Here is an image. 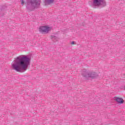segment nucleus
I'll list each match as a JSON object with an SVG mask.
<instances>
[{"instance_id":"f257e3e1","label":"nucleus","mask_w":125,"mask_h":125,"mask_svg":"<svg viewBox=\"0 0 125 125\" xmlns=\"http://www.w3.org/2000/svg\"><path fill=\"white\" fill-rule=\"evenodd\" d=\"M31 63V59L28 56H20L15 58L12 68L19 73H24L28 69V67Z\"/></svg>"},{"instance_id":"f03ea898","label":"nucleus","mask_w":125,"mask_h":125,"mask_svg":"<svg viewBox=\"0 0 125 125\" xmlns=\"http://www.w3.org/2000/svg\"><path fill=\"white\" fill-rule=\"evenodd\" d=\"M21 5L23 6L25 4L26 8L30 11L38 9L41 3V0H26L25 2L24 0H21Z\"/></svg>"},{"instance_id":"7ed1b4c3","label":"nucleus","mask_w":125,"mask_h":125,"mask_svg":"<svg viewBox=\"0 0 125 125\" xmlns=\"http://www.w3.org/2000/svg\"><path fill=\"white\" fill-rule=\"evenodd\" d=\"M82 75L85 80H88L89 78L90 79H95L98 77V74L96 72L89 71L86 69H83Z\"/></svg>"},{"instance_id":"20e7f679","label":"nucleus","mask_w":125,"mask_h":125,"mask_svg":"<svg viewBox=\"0 0 125 125\" xmlns=\"http://www.w3.org/2000/svg\"><path fill=\"white\" fill-rule=\"evenodd\" d=\"M93 6H106V1L105 0H93L92 2Z\"/></svg>"},{"instance_id":"39448f33","label":"nucleus","mask_w":125,"mask_h":125,"mask_svg":"<svg viewBox=\"0 0 125 125\" xmlns=\"http://www.w3.org/2000/svg\"><path fill=\"white\" fill-rule=\"evenodd\" d=\"M39 31L41 34H48L50 31V27L46 26H40Z\"/></svg>"},{"instance_id":"423d86ee","label":"nucleus","mask_w":125,"mask_h":125,"mask_svg":"<svg viewBox=\"0 0 125 125\" xmlns=\"http://www.w3.org/2000/svg\"><path fill=\"white\" fill-rule=\"evenodd\" d=\"M115 100H116V102H117V103H119V104H123V103L125 102V101H124V99L121 98L116 97L115 99Z\"/></svg>"},{"instance_id":"0eeeda50","label":"nucleus","mask_w":125,"mask_h":125,"mask_svg":"<svg viewBox=\"0 0 125 125\" xmlns=\"http://www.w3.org/2000/svg\"><path fill=\"white\" fill-rule=\"evenodd\" d=\"M51 39L52 40H57V34H53L51 36Z\"/></svg>"},{"instance_id":"6e6552de","label":"nucleus","mask_w":125,"mask_h":125,"mask_svg":"<svg viewBox=\"0 0 125 125\" xmlns=\"http://www.w3.org/2000/svg\"><path fill=\"white\" fill-rule=\"evenodd\" d=\"M71 44H75V42L73 41V42H71Z\"/></svg>"}]
</instances>
